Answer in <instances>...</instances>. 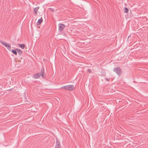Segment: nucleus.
<instances>
[{
  "label": "nucleus",
  "instance_id": "nucleus-13",
  "mask_svg": "<svg viewBox=\"0 0 148 148\" xmlns=\"http://www.w3.org/2000/svg\"><path fill=\"white\" fill-rule=\"evenodd\" d=\"M125 10L124 11V12L127 13V12H128L129 10L127 8H125Z\"/></svg>",
  "mask_w": 148,
  "mask_h": 148
},
{
  "label": "nucleus",
  "instance_id": "nucleus-11",
  "mask_svg": "<svg viewBox=\"0 0 148 148\" xmlns=\"http://www.w3.org/2000/svg\"><path fill=\"white\" fill-rule=\"evenodd\" d=\"M0 42L3 45L5 46V47L6 46L7 44L5 42H3L1 40H0Z\"/></svg>",
  "mask_w": 148,
  "mask_h": 148
},
{
  "label": "nucleus",
  "instance_id": "nucleus-1",
  "mask_svg": "<svg viewBox=\"0 0 148 148\" xmlns=\"http://www.w3.org/2000/svg\"><path fill=\"white\" fill-rule=\"evenodd\" d=\"M44 68L43 67L41 70V73H37L33 76V78L34 79H38L40 77L41 75L42 76V77H45V75L44 73Z\"/></svg>",
  "mask_w": 148,
  "mask_h": 148
},
{
  "label": "nucleus",
  "instance_id": "nucleus-16",
  "mask_svg": "<svg viewBox=\"0 0 148 148\" xmlns=\"http://www.w3.org/2000/svg\"><path fill=\"white\" fill-rule=\"evenodd\" d=\"M12 89H10L9 90H12Z\"/></svg>",
  "mask_w": 148,
  "mask_h": 148
},
{
  "label": "nucleus",
  "instance_id": "nucleus-3",
  "mask_svg": "<svg viewBox=\"0 0 148 148\" xmlns=\"http://www.w3.org/2000/svg\"><path fill=\"white\" fill-rule=\"evenodd\" d=\"M113 71L117 75L120 76L122 73V70L120 67L116 68L114 69Z\"/></svg>",
  "mask_w": 148,
  "mask_h": 148
},
{
  "label": "nucleus",
  "instance_id": "nucleus-5",
  "mask_svg": "<svg viewBox=\"0 0 148 148\" xmlns=\"http://www.w3.org/2000/svg\"><path fill=\"white\" fill-rule=\"evenodd\" d=\"M56 145L55 148H60V144L58 139H56Z\"/></svg>",
  "mask_w": 148,
  "mask_h": 148
},
{
  "label": "nucleus",
  "instance_id": "nucleus-6",
  "mask_svg": "<svg viewBox=\"0 0 148 148\" xmlns=\"http://www.w3.org/2000/svg\"><path fill=\"white\" fill-rule=\"evenodd\" d=\"M16 50L17 51L18 54L19 56H21L22 55L23 52L20 49L16 48Z\"/></svg>",
  "mask_w": 148,
  "mask_h": 148
},
{
  "label": "nucleus",
  "instance_id": "nucleus-12",
  "mask_svg": "<svg viewBox=\"0 0 148 148\" xmlns=\"http://www.w3.org/2000/svg\"><path fill=\"white\" fill-rule=\"evenodd\" d=\"M12 53L14 54L15 55H16L17 54V52L16 51V50H11Z\"/></svg>",
  "mask_w": 148,
  "mask_h": 148
},
{
  "label": "nucleus",
  "instance_id": "nucleus-14",
  "mask_svg": "<svg viewBox=\"0 0 148 148\" xmlns=\"http://www.w3.org/2000/svg\"><path fill=\"white\" fill-rule=\"evenodd\" d=\"M88 72L89 73H90L91 72V70L90 69H89L88 70Z\"/></svg>",
  "mask_w": 148,
  "mask_h": 148
},
{
  "label": "nucleus",
  "instance_id": "nucleus-7",
  "mask_svg": "<svg viewBox=\"0 0 148 148\" xmlns=\"http://www.w3.org/2000/svg\"><path fill=\"white\" fill-rule=\"evenodd\" d=\"M39 9V7H36L34 9V12L35 14H37V12L38 11V9Z\"/></svg>",
  "mask_w": 148,
  "mask_h": 148
},
{
  "label": "nucleus",
  "instance_id": "nucleus-2",
  "mask_svg": "<svg viewBox=\"0 0 148 148\" xmlns=\"http://www.w3.org/2000/svg\"><path fill=\"white\" fill-rule=\"evenodd\" d=\"M62 88L67 90L71 91L73 90L74 86L72 85H68L67 86L62 87Z\"/></svg>",
  "mask_w": 148,
  "mask_h": 148
},
{
  "label": "nucleus",
  "instance_id": "nucleus-15",
  "mask_svg": "<svg viewBox=\"0 0 148 148\" xmlns=\"http://www.w3.org/2000/svg\"><path fill=\"white\" fill-rule=\"evenodd\" d=\"M106 80L108 81H109V79H106Z\"/></svg>",
  "mask_w": 148,
  "mask_h": 148
},
{
  "label": "nucleus",
  "instance_id": "nucleus-4",
  "mask_svg": "<svg viewBox=\"0 0 148 148\" xmlns=\"http://www.w3.org/2000/svg\"><path fill=\"white\" fill-rule=\"evenodd\" d=\"M65 25L62 24H58L59 30L60 32L62 31L63 29L65 27Z\"/></svg>",
  "mask_w": 148,
  "mask_h": 148
},
{
  "label": "nucleus",
  "instance_id": "nucleus-8",
  "mask_svg": "<svg viewBox=\"0 0 148 148\" xmlns=\"http://www.w3.org/2000/svg\"><path fill=\"white\" fill-rule=\"evenodd\" d=\"M18 45H19V46L22 49H24L25 46V45L23 44H18Z\"/></svg>",
  "mask_w": 148,
  "mask_h": 148
},
{
  "label": "nucleus",
  "instance_id": "nucleus-10",
  "mask_svg": "<svg viewBox=\"0 0 148 148\" xmlns=\"http://www.w3.org/2000/svg\"><path fill=\"white\" fill-rule=\"evenodd\" d=\"M6 47L9 50V51H11V46L10 44H8L6 46Z\"/></svg>",
  "mask_w": 148,
  "mask_h": 148
},
{
  "label": "nucleus",
  "instance_id": "nucleus-9",
  "mask_svg": "<svg viewBox=\"0 0 148 148\" xmlns=\"http://www.w3.org/2000/svg\"><path fill=\"white\" fill-rule=\"evenodd\" d=\"M42 21V19H39L37 23V25H39L40 23H41Z\"/></svg>",
  "mask_w": 148,
  "mask_h": 148
}]
</instances>
